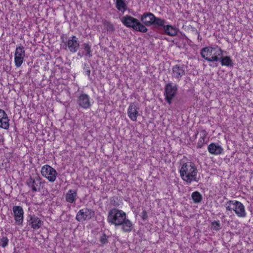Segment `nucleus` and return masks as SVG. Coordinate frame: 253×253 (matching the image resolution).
Wrapping results in <instances>:
<instances>
[{"instance_id":"f257e3e1","label":"nucleus","mask_w":253,"mask_h":253,"mask_svg":"<svg viewBox=\"0 0 253 253\" xmlns=\"http://www.w3.org/2000/svg\"><path fill=\"white\" fill-rule=\"evenodd\" d=\"M180 173L182 179L188 184L193 181H198L196 168L191 162L185 163L182 165Z\"/></svg>"},{"instance_id":"f03ea898","label":"nucleus","mask_w":253,"mask_h":253,"mask_svg":"<svg viewBox=\"0 0 253 253\" xmlns=\"http://www.w3.org/2000/svg\"><path fill=\"white\" fill-rule=\"evenodd\" d=\"M222 50L218 46L206 47L201 50V56L210 62L218 61L222 55Z\"/></svg>"},{"instance_id":"7ed1b4c3","label":"nucleus","mask_w":253,"mask_h":253,"mask_svg":"<svg viewBox=\"0 0 253 253\" xmlns=\"http://www.w3.org/2000/svg\"><path fill=\"white\" fill-rule=\"evenodd\" d=\"M121 21L125 26L131 28L136 31L142 33H146L148 31V29L137 19L130 15L123 17Z\"/></svg>"},{"instance_id":"20e7f679","label":"nucleus","mask_w":253,"mask_h":253,"mask_svg":"<svg viewBox=\"0 0 253 253\" xmlns=\"http://www.w3.org/2000/svg\"><path fill=\"white\" fill-rule=\"evenodd\" d=\"M126 217V213L122 210L113 208L109 211L107 216V221L116 226L122 224Z\"/></svg>"},{"instance_id":"39448f33","label":"nucleus","mask_w":253,"mask_h":253,"mask_svg":"<svg viewBox=\"0 0 253 253\" xmlns=\"http://www.w3.org/2000/svg\"><path fill=\"white\" fill-rule=\"evenodd\" d=\"M140 20L146 27L153 26L156 29L158 26H161L162 18L156 17L150 12H144L140 16Z\"/></svg>"},{"instance_id":"423d86ee","label":"nucleus","mask_w":253,"mask_h":253,"mask_svg":"<svg viewBox=\"0 0 253 253\" xmlns=\"http://www.w3.org/2000/svg\"><path fill=\"white\" fill-rule=\"evenodd\" d=\"M228 211H234L237 215L240 217H244L246 215L245 207L243 204L237 201H229L225 205Z\"/></svg>"},{"instance_id":"0eeeda50","label":"nucleus","mask_w":253,"mask_h":253,"mask_svg":"<svg viewBox=\"0 0 253 253\" xmlns=\"http://www.w3.org/2000/svg\"><path fill=\"white\" fill-rule=\"evenodd\" d=\"M177 90V85L173 83L166 84L164 94L166 101L169 104H171L172 100L176 95Z\"/></svg>"},{"instance_id":"6e6552de","label":"nucleus","mask_w":253,"mask_h":253,"mask_svg":"<svg viewBox=\"0 0 253 253\" xmlns=\"http://www.w3.org/2000/svg\"><path fill=\"white\" fill-rule=\"evenodd\" d=\"M161 26H158L157 29L164 31V33L167 35L174 37L178 33V29L175 26H173L170 25H166V21L162 19Z\"/></svg>"},{"instance_id":"1a4fd4ad","label":"nucleus","mask_w":253,"mask_h":253,"mask_svg":"<svg viewBox=\"0 0 253 253\" xmlns=\"http://www.w3.org/2000/svg\"><path fill=\"white\" fill-rule=\"evenodd\" d=\"M94 215V212L91 209L84 208L80 210L77 213L76 219L79 222L89 220Z\"/></svg>"},{"instance_id":"9d476101","label":"nucleus","mask_w":253,"mask_h":253,"mask_svg":"<svg viewBox=\"0 0 253 253\" xmlns=\"http://www.w3.org/2000/svg\"><path fill=\"white\" fill-rule=\"evenodd\" d=\"M41 174L50 182H54L56 178V171L49 165L43 166L41 169Z\"/></svg>"},{"instance_id":"9b49d317","label":"nucleus","mask_w":253,"mask_h":253,"mask_svg":"<svg viewBox=\"0 0 253 253\" xmlns=\"http://www.w3.org/2000/svg\"><path fill=\"white\" fill-rule=\"evenodd\" d=\"M25 51L24 47L21 45L17 47L14 54V62L17 67L21 66L24 61Z\"/></svg>"},{"instance_id":"f8f14e48","label":"nucleus","mask_w":253,"mask_h":253,"mask_svg":"<svg viewBox=\"0 0 253 253\" xmlns=\"http://www.w3.org/2000/svg\"><path fill=\"white\" fill-rule=\"evenodd\" d=\"M171 76L177 81H179L185 75V69L184 65L176 64L172 68Z\"/></svg>"},{"instance_id":"ddd939ff","label":"nucleus","mask_w":253,"mask_h":253,"mask_svg":"<svg viewBox=\"0 0 253 253\" xmlns=\"http://www.w3.org/2000/svg\"><path fill=\"white\" fill-rule=\"evenodd\" d=\"M77 102L80 107L84 109H89L91 106L90 97L87 94L84 93L78 96Z\"/></svg>"},{"instance_id":"4468645a","label":"nucleus","mask_w":253,"mask_h":253,"mask_svg":"<svg viewBox=\"0 0 253 253\" xmlns=\"http://www.w3.org/2000/svg\"><path fill=\"white\" fill-rule=\"evenodd\" d=\"M139 107L136 103H131L127 109V115L129 118L133 122L137 121V118L139 115Z\"/></svg>"},{"instance_id":"2eb2a0df","label":"nucleus","mask_w":253,"mask_h":253,"mask_svg":"<svg viewBox=\"0 0 253 253\" xmlns=\"http://www.w3.org/2000/svg\"><path fill=\"white\" fill-rule=\"evenodd\" d=\"M65 45L70 52L75 53L79 48L80 42L78 38L75 36H73L68 39L67 42H65Z\"/></svg>"},{"instance_id":"dca6fc26","label":"nucleus","mask_w":253,"mask_h":253,"mask_svg":"<svg viewBox=\"0 0 253 253\" xmlns=\"http://www.w3.org/2000/svg\"><path fill=\"white\" fill-rule=\"evenodd\" d=\"M13 216L15 223L19 225H22L24 219V211L20 206H15L12 208Z\"/></svg>"},{"instance_id":"f3484780","label":"nucleus","mask_w":253,"mask_h":253,"mask_svg":"<svg viewBox=\"0 0 253 253\" xmlns=\"http://www.w3.org/2000/svg\"><path fill=\"white\" fill-rule=\"evenodd\" d=\"M27 184L29 187L32 188L33 192H36L40 189L41 182L38 176L35 177L30 176L27 181Z\"/></svg>"},{"instance_id":"a211bd4d","label":"nucleus","mask_w":253,"mask_h":253,"mask_svg":"<svg viewBox=\"0 0 253 253\" xmlns=\"http://www.w3.org/2000/svg\"><path fill=\"white\" fill-rule=\"evenodd\" d=\"M208 150L210 153L215 155L221 154L223 152L222 147L215 143L210 144L208 147Z\"/></svg>"},{"instance_id":"6ab92c4d","label":"nucleus","mask_w":253,"mask_h":253,"mask_svg":"<svg viewBox=\"0 0 253 253\" xmlns=\"http://www.w3.org/2000/svg\"><path fill=\"white\" fill-rule=\"evenodd\" d=\"M29 225L34 229H38L42 225L43 222L37 216L34 215L30 217Z\"/></svg>"},{"instance_id":"aec40b11","label":"nucleus","mask_w":253,"mask_h":253,"mask_svg":"<svg viewBox=\"0 0 253 253\" xmlns=\"http://www.w3.org/2000/svg\"><path fill=\"white\" fill-rule=\"evenodd\" d=\"M9 126V119L5 112L0 109V127L8 129Z\"/></svg>"},{"instance_id":"412c9836","label":"nucleus","mask_w":253,"mask_h":253,"mask_svg":"<svg viewBox=\"0 0 253 253\" xmlns=\"http://www.w3.org/2000/svg\"><path fill=\"white\" fill-rule=\"evenodd\" d=\"M208 135V133L206 130L205 129H202L200 131V137L198 140L197 143V147L198 148H201L203 147V146L207 143V141H206V137Z\"/></svg>"},{"instance_id":"4be33fe9","label":"nucleus","mask_w":253,"mask_h":253,"mask_svg":"<svg viewBox=\"0 0 253 253\" xmlns=\"http://www.w3.org/2000/svg\"><path fill=\"white\" fill-rule=\"evenodd\" d=\"M121 225L122 230L125 232H130L132 229L133 225L132 222L129 219H126V217Z\"/></svg>"},{"instance_id":"5701e85b","label":"nucleus","mask_w":253,"mask_h":253,"mask_svg":"<svg viewBox=\"0 0 253 253\" xmlns=\"http://www.w3.org/2000/svg\"><path fill=\"white\" fill-rule=\"evenodd\" d=\"M219 61H220L221 64L222 66L227 67H233L234 66V63L230 56H226L223 57L222 55Z\"/></svg>"},{"instance_id":"b1692460","label":"nucleus","mask_w":253,"mask_h":253,"mask_svg":"<svg viewBox=\"0 0 253 253\" xmlns=\"http://www.w3.org/2000/svg\"><path fill=\"white\" fill-rule=\"evenodd\" d=\"M76 196V192L70 190L66 195V200L68 202L72 203L75 201Z\"/></svg>"},{"instance_id":"393cba45","label":"nucleus","mask_w":253,"mask_h":253,"mask_svg":"<svg viewBox=\"0 0 253 253\" xmlns=\"http://www.w3.org/2000/svg\"><path fill=\"white\" fill-rule=\"evenodd\" d=\"M116 7L118 10L123 12H124L127 9V5L125 0H116Z\"/></svg>"},{"instance_id":"a878e982","label":"nucleus","mask_w":253,"mask_h":253,"mask_svg":"<svg viewBox=\"0 0 253 253\" xmlns=\"http://www.w3.org/2000/svg\"><path fill=\"white\" fill-rule=\"evenodd\" d=\"M82 45H83L84 50L85 52L84 55L85 56L89 57H91L92 56V54L91 53V45L90 43V42H88L84 43Z\"/></svg>"},{"instance_id":"bb28decb","label":"nucleus","mask_w":253,"mask_h":253,"mask_svg":"<svg viewBox=\"0 0 253 253\" xmlns=\"http://www.w3.org/2000/svg\"><path fill=\"white\" fill-rule=\"evenodd\" d=\"M192 198L195 203H200L202 200V196L199 192H194L191 195Z\"/></svg>"},{"instance_id":"cd10ccee","label":"nucleus","mask_w":253,"mask_h":253,"mask_svg":"<svg viewBox=\"0 0 253 253\" xmlns=\"http://www.w3.org/2000/svg\"><path fill=\"white\" fill-rule=\"evenodd\" d=\"M8 243V239L6 237H3L0 240V245L3 247L5 248L7 246Z\"/></svg>"},{"instance_id":"c85d7f7f","label":"nucleus","mask_w":253,"mask_h":253,"mask_svg":"<svg viewBox=\"0 0 253 253\" xmlns=\"http://www.w3.org/2000/svg\"><path fill=\"white\" fill-rule=\"evenodd\" d=\"M212 228L215 230L218 231L220 229V224L219 221H214L212 223Z\"/></svg>"},{"instance_id":"c756f323","label":"nucleus","mask_w":253,"mask_h":253,"mask_svg":"<svg viewBox=\"0 0 253 253\" xmlns=\"http://www.w3.org/2000/svg\"><path fill=\"white\" fill-rule=\"evenodd\" d=\"M84 72L86 75H87L88 77L90 78V70L88 66H87L86 64L84 65Z\"/></svg>"},{"instance_id":"7c9ffc66","label":"nucleus","mask_w":253,"mask_h":253,"mask_svg":"<svg viewBox=\"0 0 253 253\" xmlns=\"http://www.w3.org/2000/svg\"><path fill=\"white\" fill-rule=\"evenodd\" d=\"M100 241L101 243L103 244L106 243L107 242V239L106 235H104L102 236H101Z\"/></svg>"},{"instance_id":"2f4dec72","label":"nucleus","mask_w":253,"mask_h":253,"mask_svg":"<svg viewBox=\"0 0 253 253\" xmlns=\"http://www.w3.org/2000/svg\"><path fill=\"white\" fill-rule=\"evenodd\" d=\"M141 217L143 218V219H146L147 217V214L145 211H143L141 212Z\"/></svg>"},{"instance_id":"473e14b6","label":"nucleus","mask_w":253,"mask_h":253,"mask_svg":"<svg viewBox=\"0 0 253 253\" xmlns=\"http://www.w3.org/2000/svg\"><path fill=\"white\" fill-rule=\"evenodd\" d=\"M108 29L111 30H114L113 25L112 24H111L110 23H108Z\"/></svg>"},{"instance_id":"72a5a7b5","label":"nucleus","mask_w":253,"mask_h":253,"mask_svg":"<svg viewBox=\"0 0 253 253\" xmlns=\"http://www.w3.org/2000/svg\"><path fill=\"white\" fill-rule=\"evenodd\" d=\"M4 138L2 135L0 134V143H3L4 142Z\"/></svg>"},{"instance_id":"f704fd0d","label":"nucleus","mask_w":253,"mask_h":253,"mask_svg":"<svg viewBox=\"0 0 253 253\" xmlns=\"http://www.w3.org/2000/svg\"><path fill=\"white\" fill-rule=\"evenodd\" d=\"M196 32L198 34V40H199L200 41H201L202 40V38L200 35V33L198 31H197Z\"/></svg>"},{"instance_id":"c9c22d12","label":"nucleus","mask_w":253,"mask_h":253,"mask_svg":"<svg viewBox=\"0 0 253 253\" xmlns=\"http://www.w3.org/2000/svg\"><path fill=\"white\" fill-rule=\"evenodd\" d=\"M198 134V132L197 131L195 135V138H196L197 137V135Z\"/></svg>"}]
</instances>
